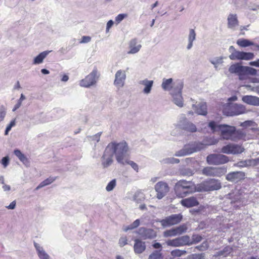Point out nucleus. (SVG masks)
<instances>
[{
  "instance_id": "obj_56",
  "label": "nucleus",
  "mask_w": 259,
  "mask_h": 259,
  "mask_svg": "<svg viewBox=\"0 0 259 259\" xmlns=\"http://www.w3.org/2000/svg\"><path fill=\"white\" fill-rule=\"evenodd\" d=\"M208 244L206 242H203L201 245L196 247V248L200 251L205 250L208 248Z\"/></svg>"
},
{
  "instance_id": "obj_15",
  "label": "nucleus",
  "mask_w": 259,
  "mask_h": 259,
  "mask_svg": "<svg viewBox=\"0 0 259 259\" xmlns=\"http://www.w3.org/2000/svg\"><path fill=\"white\" fill-rule=\"evenodd\" d=\"M126 78V72L124 70H118L115 74L114 85L118 89L123 87Z\"/></svg>"
},
{
  "instance_id": "obj_31",
  "label": "nucleus",
  "mask_w": 259,
  "mask_h": 259,
  "mask_svg": "<svg viewBox=\"0 0 259 259\" xmlns=\"http://www.w3.org/2000/svg\"><path fill=\"white\" fill-rule=\"evenodd\" d=\"M14 153L25 165L29 166V161L28 159L20 150L16 149L14 150Z\"/></svg>"
},
{
  "instance_id": "obj_13",
  "label": "nucleus",
  "mask_w": 259,
  "mask_h": 259,
  "mask_svg": "<svg viewBox=\"0 0 259 259\" xmlns=\"http://www.w3.org/2000/svg\"><path fill=\"white\" fill-rule=\"evenodd\" d=\"M202 187L205 191L218 190L221 188L220 181L214 179H210L202 184Z\"/></svg>"
},
{
  "instance_id": "obj_46",
  "label": "nucleus",
  "mask_w": 259,
  "mask_h": 259,
  "mask_svg": "<svg viewBox=\"0 0 259 259\" xmlns=\"http://www.w3.org/2000/svg\"><path fill=\"white\" fill-rule=\"evenodd\" d=\"M186 253V251L180 249H175L171 251V255L174 257H180Z\"/></svg>"
},
{
  "instance_id": "obj_22",
  "label": "nucleus",
  "mask_w": 259,
  "mask_h": 259,
  "mask_svg": "<svg viewBox=\"0 0 259 259\" xmlns=\"http://www.w3.org/2000/svg\"><path fill=\"white\" fill-rule=\"evenodd\" d=\"M228 27L232 30H235L239 25V22L236 14H230L228 16Z\"/></svg>"
},
{
  "instance_id": "obj_11",
  "label": "nucleus",
  "mask_w": 259,
  "mask_h": 259,
  "mask_svg": "<svg viewBox=\"0 0 259 259\" xmlns=\"http://www.w3.org/2000/svg\"><path fill=\"white\" fill-rule=\"evenodd\" d=\"M226 172V169L224 167H206L202 170V174L207 176L221 177Z\"/></svg>"
},
{
  "instance_id": "obj_21",
  "label": "nucleus",
  "mask_w": 259,
  "mask_h": 259,
  "mask_svg": "<svg viewBox=\"0 0 259 259\" xmlns=\"http://www.w3.org/2000/svg\"><path fill=\"white\" fill-rule=\"evenodd\" d=\"M245 177V173L242 171H234L230 172L226 176V179L230 182L237 183Z\"/></svg>"
},
{
  "instance_id": "obj_39",
  "label": "nucleus",
  "mask_w": 259,
  "mask_h": 259,
  "mask_svg": "<svg viewBox=\"0 0 259 259\" xmlns=\"http://www.w3.org/2000/svg\"><path fill=\"white\" fill-rule=\"evenodd\" d=\"M180 175L182 176L190 177L194 174L193 171L190 168L183 167L179 170Z\"/></svg>"
},
{
  "instance_id": "obj_53",
  "label": "nucleus",
  "mask_w": 259,
  "mask_h": 259,
  "mask_svg": "<svg viewBox=\"0 0 259 259\" xmlns=\"http://www.w3.org/2000/svg\"><path fill=\"white\" fill-rule=\"evenodd\" d=\"M15 125V120H12L10 123L7 125L5 132V134L7 135L9 132L11 131L12 127Z\"/></svg>"
},
{
  "instance_id": "obj_45",
  "label": "nucleus",
  "mask_w": 259,
  "mask_h": 259,
  "mask_svg": "<svg viewBox=\"0 0 259 259\" xmlns=\"http://www.w3.org/2000/svg\"><path fill=\"white\" fill-rule=\"evenodd\" d=\"M177 236L180 235L186 232L187 230V227L186 225H181L179 227L175 228Z\"/></svg>"
},
{
  "instance_id": "obj_52",
  "label": "nucleus",
  "mask_w": 259,
  "mask_h": 259,
  "mask_svg": "<svg viewBox=\"0 0 259 259\" xmlns=\"http://www.w3.org/2000/svg\"><path fill=\"white\" fill-rule=\"evenodd\" d=\"M125 163H127L131 166V167L137 172L139 170V166L138 165L135 163V162L131 160H127L126 159V162Z\"/></svg>"
},
{
  "instance_id": "obj_14",
  "label": "nucleus",
  "mask_w": 259,
  "mask_h": 259,
  "mask_svg": "<svg viewBox=\"0 0 259 259\" xmlns=\"http://www.w3.org/2000/svg\"><path fill=\"white\" fill-rule=\"evenodd\" d=\"M229 57L232 60H250L253 58L254 54L250 52H244L236 51L234 52H232L229 55Z\"/></svg>"
},
{
  "instance_id": "obj_28",
  "label": "nucleus",
  "mask_w": 259,
  "mask_h": 259,
  "mask_svg": "<svg viewBox=\"0 0 259 259\" xmlns=\"http://www.w3.org/2000/svg\"><path fill=\"white\" fill-rule=\"evenodd\" d=\"M34 246L39 259H50L49 255L45 251L43 247L39 244L34 242Z\"/></svg>"
},
{
  "instance_id": "obj_62",
  "label": "nucleus",
  "mask_w": 259,
  "mask_h": 259,
  "mask_svg": "<svg viewBox=\"0 0 259 259\" xmlns=\"http://www.w3.org/2000/svg\"><path fill=\"white\" fill-rule=\"evenodd\" d=\"M16 201H13L8 206H6V208L9 209H14L16 207Z\"/></svg>"
},
{
  "instance_id": "obj_23",
  "label": "nucleus",
  "mask_w": 259,
  "mask_h": 259,
  "mask_svg": "<svg viewBox=\"0 0 259 259\" xmlns=\"http://www.w3.org/2000/svg\"><path fill=\"white\" fill-rule=\"evenodd\" d=\"M242 100L243 102L250 105L259 106V98L256 96L246 95L244 96Z\"/></svg>"
},
{
  "instance_id": "obj_57",
  "label": "nucleus",
  "mask_w": 259,
  "mask_h": 259,
  "mask_svg": "<svg viewBox=\"0 0 259 259\" xmlns=\"http://www.w3.org/2000/svg\"><path fill=\"white\" fill-rule=\"evenodd\" d=\"M9 163V158L8 156L4 157L2 159V164L4 167H6Z\"/></svg>"
},
{
  "instance_id": "obj_41",
  "label": "nucleus",
  "mask_w": 259,
  "mask_h": 259,
  "mask_svg": "<svg viewBox=\"0 0 259 259\" xmlns=\"http://www.w3.org/2000/svg\"><path fill=\"white\" fill-rule=\"evenodd\" d=\"M160 162L162 164H174L179 163L180 160L174 157H168L163 159Z\"/></svg>"
},
{
  "instance_id": "obj_19",
  "label": "nucleus",
  "mask_w": 259,
  "mask_h": 259,
  "mask_svg": "<svg viewBox=\"0 0 259 259\" xmlns=\"http://www.w3.org/2000/svg\"><path fill=\"white\" fill-rule=\"evenodd\" d=\"M142 48L140 41L136 38L132 39L128 42L127 54H135L138 53Z\"/></svg>"
},
{
  "instance_id": "obj_8",
  "label": "nucleus",
  "mask_w": 259,
  "mask_h": 259,
  "mask_svg": "<svg viewBox=\"0 0 259 259\" xmlns=\"http://www.w3.org/2000/svg\"><path fill=\"white\" fill-rule=\"evenodd\" d=\"M224 112L227 116H236L245 113L246 108L242 105L235 104L226 108Z\"/></svg>"
},
{
  "instance_id": "obj_54",
  "label": "nucleus",
  "mask_w": 259,
  "mask_h": 259,
  "mask_svg": "<svg viewBox=\"0 0 259 259\" xmlns=\"http://www.w3.org/2000/svg\"><path fill=\"white\" fill-rule=\"evenodd\" d=\"M127 16V15L125 14H118L116 17H115V21L117 23H119L121 21H122L124 18H125Z\"/></svg>"
},
{
  "instance_id": "obj_43",
  "label": "nucleus",
  "mask_w": 259,
  "mask_h": 259,
  "mask_svg": "<svg viewBox=\"0 0 259 259\" xmlns=\"http://www.w3.org/2000/svg\"><path fill=\"white\" fill-rule=\"evenodd\" d=\"M140 225V220L137 219L132 224L123 228L125 232L130 230H133L138 227Z\"/></svg>"
},
{
  "instance_id": "obj_18",
  "label": "nucleus",
  "mask_w": 259,
  "mask_h": 259,
  "mask_svg": "<svg viewBox=\"0 0 259 259\" xmlns=\"http://www.w3.org/2000/svg\"><path fill=\"white\" fill-rule=\"evenodd\" d=\"M137 233L144 239H153L156 236V233L154 230L145 227L139 228Z\"/></svg>"
},
{
  "instance_id": "obj_12",
  "label": "nucleus",
  "mask_w": 259,
  "mask_h": 259,
  "mask_svg": "<svg viewBox=\"0 0 259 259\" xmlns=\"http://www.w3.org/2000/svg\"><path fill=\"white\" fill-rule=\"evenodd\" d=\"M154 188L157 193L156 197L158 199H161L163 198L169 190L168 184L163 181H160L156 183Z\"/></svg>"
},
{
  "instance_id": "obj_26",
  "label": "nucleus",
  "mask_w": 259,
  "mask_h": 259,
  "mask_svg": "<svg viewBox=\"0 0 259 259\" xmlns=\"http://www.w3.org/2000/svg\"><path fill=\"white\" fill-rule=\"evenodd\" d=\"M193 109L199 115H206L207 114V106L206 103H200L198 105H193Z\"/></svg>"
},
{
  "instance_id": "obj_49",
  "label": "nucleus",
  "mask_w": 259,
  "mask_h": 259,
  "mask_svg": "<svg viewBox=\"0 0 259 259\" xmlns=\"http://www.w3.org/2000/svg\"><path fill=\"white\" fill-rule=\"evenodd\" d=\"M257 73V71L255 69L253 68H251L250 67L246 66V69L245 71V75L250 74L252 75H256Z\"/></svg>"
},
{
  "instance_id": "obj_27",
  "label": "nucleus",
  "mask_w": 259,
  "mask_h": 259,
  "mask_svg": "<svg viewBox=\"0 0 259 259\" xmlns=\"http://www.w3.org/2000/svg\"><path fill=\"white\" fill-rule=\"evenodd\" d=\"M153 83L154 81L153 80H150L147 79L140 80L139 82L140 84H142L145 86V88L143 90V92L145 94H149L150 93L153 85Z\"/></svg>"
},
{
  "instance_id": "obj_17",
  "label": "nucleus",
  "mask_w": 259,
  "mask_h": 259,
  "mask_svg": "<svg viewBox=\"0 0 259 259\" xmlns=\"http://www.w3.org/2000/svg\"><path fill=\"white\" fill-rule=\"evenodd\" d=\"M182 220L180 214H172L160 221L163 227H168L179 223Z\"/></svg>"
},
{
  "instance_id": "obj_44",
  "label": "nucleus",
  "mask_w": 259,
  "mask_h": 259,
  "mask_svg": "<svg viewBox=\"0 0 259 259\" xmlns=\"http://www.w3.org/2000/svg\"><path fill=\"white\" fill-rule=\"evenodd\" d=\"M163 236L165 237H171L177 236L175 228L165 231L163 232Z\"/></svg>"
},
{
  "instance_id": "obj_6",
  "label": "nucleus",
  "mask_w": 259,
  "mask_h": 259,
  "mask_svg": "<svg viewBox=\"0 0 259 259\" xmlns=\"http://www.w3.org/2000/svg\"><path fill=\"white\" fill-rule=\"evenodd\" d=\"M178 127L190 133H194L197 131L196 125L189 121L184 115H182L178 121Z\"/></svg>"
},
{
  "instance_id": "obj_64",
  "label": "nucleus",
  "mask_w": 259,
  "mask_h": 259,
  "mask_svg": "<svg viewBox=\"0 0 259 259\" xmlns=\"http://www.w3.org/2000/svg\"><path fill=\"white\" fill-rule=\"evenodd\" d=\"M249 64L251 66L259 67V59L256 61L250 62Z\"/></svg>"
},
{
  "instance_id": "obj_63",
  "label": "nucleus",
  "mask_w": 259,
  "mask_h": 259,
  "mask_svg": "<svg viewBox=\"0 0 259 259\" xmlns=\"http://www.w3.org/2000/svg\"><path fill=\"white\" fill-rule=\"evenodd\" d=\"M152 246L155 249H159L160 251L162 250V245L160 243L156 242L152 245Z\"/></svg>"
},
{
  "instance_id": "obj_4",
  "label": "nucleus",
  "mask_w": 259,
  "mask_h": 259,
  "mask_svg": "<svg viewBox=\"0 0 259 259\" xmlns=\"http://www.w3.org/2000/svg\"><path fill=\"white\" fill-rule=\"evenodd\" d=\"M183 82L178 80L175 83L174 89L171 91L173 102L180 107L183 106V98L182 96V90L183 88Z\"/></svg>"
},
{
  "instance_id": "obj_1",
  "label": "nucleus",
  "mask_w": 259,
  "mask_h": 259,
  "mask_svg": "<svg viewBox=\"0 0 259 259\" xmlns=\"http://www.w3.org/2000/svg\"><path fill=\"white\" fill-rule=\"evenodd\" d=\"M207 126L210 128L213 133L219 132L220 137L223 140L238 142L241 140H244L246 137V133L243 130H237L234 126L227 124H218L214 121H210Z\"/></svg>"
},
{
  "instance_id": "obj_42",
  "label": "nucleus",
  "mask_w": 259,
  "mask_h": 259,
  "mask_svg": "<svg viewBox=\"0 0 259 259\" xmlns=\"http://www.w3.org/2000/svg\"><path fill=\"white\" fill-rule=\"evenodd\" d=\"M148 259H162V254L160 250H154L151 253Z\"/></svg>"
},
{
  "instance_id": "obj_30",
  "label": "nucleus",
  "mask_w": 259,
  "mask_h": 259,
  "mask_svg": "<svg viewBox=\"0 0 259 259\" xmlns=\"http://www.w3.org/2000/svg\"><path fill=\"white\" fill-rule=\"evenodd\" d=\"M52 51H45L39 53L33 60V64L34 65L40 64L43 62L45 58Z\"/></svg>"
},
{
  "instance_id": "obj_7",
  "label": "nucleus",
  "mask_w": 259,
  "mask_h": 259,
  "mask_svg": "<svg viewBox=\"0 0 259 259\" xmlns=\"http://www.w3.org/2000/svg\"><path fill=\"white\" fill-rule=\"evenodd\" d=\"M229 157L220 154H210L206 157V161L210 165H220L227 163Z\"/></svg>"
},
{
  "instance_id": "obj_59",
  "label": "nucleus",
  "mask_w": 259,
  "mask_h": 259,
  "mask_svg": "<svg viewBox=\"0 0 259 259\" xmlns=\"http://www.w3.org/2000/svg\"><path fill=\"white\" fill-rule=\"evenodd\" d=\"M119 245L121 247L124 246L127 244V239L125 237H122L119 240Z\"/></svg>"
},
{
  "instance_id": "obj_35",
  "label": "nucleus",
  "mask_w": 259,
  "mask_h": 259,
  "mask_svg": "<svg viewBox=\"0 0 259 259\" xmlns=\"http://www.w3.org/2000/svg\"><path fill=\"white\" fill-rule=\"evenodd\" d=\"M202 143L206 148L208 146L214 145L218 143L219 140L214 138V137H206L203 140Z\"/></svg>"
},
{
  "instance_id": "obj_55",
  "label": "nucleus",
  "mask_w": 259,
  "mask_h": 259,
  "mask_svg": "<svg viewBox=\"0 0 259 259\" xmlns=\"http://www.w3.org/2000/svg\"><path fill=\"white\" fill-rule=\"evenodd\" d=\"M6 114V111L4 106L0 107V122L4 119V118Z\"/></svg>"
},
{
  "instance_id": "obj_10",
  "label": "nucleus",
  "mask_w": 259,
  "mask_h": 259,
  "mask_svg": "<svg viewBox=\"0 0 259 259\" xmlns=\"http://www.w3.org/2000/svg\"><path fill=\"white\" fill-rule=\"evenodd\" d=\"M244 151V148L241 145L236 144H229L221 149V152L227 154H241Z\"/></svg>"
},
{
  "instance_id": "obj_37",
  "label": "nucleus",
  "mask_w": 259,
  "mask_h": 259,
  "mask_svg": "<svg viewBox=\"0 0 259 259\" xmlns=\"http://www.w3.org/2000/svg\"><path fill=\"white\" fill-rule=\"evenodd\" d=\"M191 154L190 150H189V146L187 145H185L184 148L177 151L175 154V155L176 156H184L186 155H188Z\"/></svg>"
},
{
  "instance_id": "obj_29",
  "label": "nucleus",
  "mask_w": 259,
  "mask_h": 259,
  "mask_svg": "<svg viewBox=\"0 0 259 259\" xmlns=\"http://www.w3.org/2000/svg\"><path fill=\"white\" fill-rule=\"evenodd\" d=\"M188 146H189L191 154L199 151L205 148L202 142H196L189 144Z\"/></svg>"
},
{
  "instance_id": "obj_47",
  "label": "nucleus",
  "mask_w": 259,
  "mask_h": 259,
  "mask_svg": "<svg viewBox=\"0 0 259 259\" xmlns=\"http://www.w3.org/2000/svg\"><path fill=\"white\" fill-rule=\"evenodd\" d=\"M116 184V182L115 179L111 180L110 182L108 183L106 187V191L108 192H110L113 190V189L115 188Z\"/></svg>"
},
{
  "instance_id": "obj_36",
  "label": "nucleus",
  "mask_w": 259,
  "mask_h": 259,
  "mask_svg": "<svg viewBox=\"0 0 259 259\" xmlns=\"http://www.w3.org/2000/svg\"><path fill=\"white\" fill-rule=\"evenodd\" d=\"M56 179V177H50L49 178H47V179L45 180L42 182H41L38 186L36 188V190H37L45 186H46L47 185H49L52 183L54 181H55Z\"/></svg>"
},
{
  "instance_id": "obj_32",
  "label": "nucleus",
  "mask_w": 259,
  "mask_h": 259,
  "mask_svg": "<svg viewBox=\"0 0 259 259\" xmlns=\"http://www.w3.org/2000/svg\"><path fill=\"white\" fill-rule=\"evenodd\" d=\"M228 197L231 200V203H240L241 201V195L240 193L238 191H235L234 192L229 193L228 194Z\"/></svg>"
},
{
  "instance_id": "obj_33",
  "label": "nucleus",
  "mask_w": 259,
  "mask_h": 259,
  "mask_svg": "<svg viewBox=\"0 0 259 259\" xmlns=\"http://www.w3.org/2000/svg\"><path fill=\"white\" fill-rule=\"evenodd\" d=\"M173 79L172 78H163L162 80V82L161 84V87L164 91H170V89L172 88V85H174L173 89L175 87V83L172 84ZM175 82L174 83H175Z\"/></svg>"
},
{
  "instance_id": "obj_38",
  "label": "nucleus",
  "mask_w": 259,
  "mask_h": 259,
  "mask_svg": "<svg viewBox=\"0 0 259 259\" xmlns=\"http://www.w3.org/2000/svg\"><path fill=\"white\" fill-rule=\"evenodd\" d=\"M224 59V58L223 57H215L210 60V62L211 64H212L214 65V67L215 68V69H218V66L223 63Z\"/></svg>"
},
{
  "instance_id": "obj_25",
  "label": "nucleus",
  "mask_w": 259,
  "mask_h": 259,
  "mask_svg": "<svg viewBox=\"0 0 259 259\" xmlns=\"http://www.w3.org/2000/svg\"><path fill=\"white\" fill-rule=\"evenodd\" d=\"M181 203L183 206L187 207H191L198 205L199 203L197 199L194 197H190L182 199Z\"/></svg>"
},
{
  "instance_id": "obj_2",
  "label": "nucleus",
  "mask_w": 259,
  "mask_h": 259,
  "mask_svg": "<svg viewBox=\"0 0 259 259\" xmlns=\"http://www.w3.org/2000/svg\"><path fill=\"white\" fill-rule=\"evenodd\" d=\"M107 147L113 154L115 155L117 162L124 165L126 159L129 155V147L126 142L124 141L119 143L112 142L108 144Z\"/></svg>"
},
{
  "instance_id": "obj_5",
  "label": "nucleus",
  "mask_w": 259,
  "mask_h": 259,
  "mask_svg": "<svg viewBox=\"0 0 259 259\" xmlns=\"http://www.w3.org/2000/svg\"><path fill=\"white\" fill-rule=\"evenodd\" d=\"M99 75L97 68H94L89 75L80 81L79 85L87 88L95 85L98 80Z\"/></svg>"
},
{
  "instance_id": "obj_50",
  "label": "nucleus",
  "mask_w": 259,
  "mask_h": 259,
  "mask_svg": "<svg viewBox=\"0 0 259 259\" xmlns=\"http://www.w3.org/2000/svg\"><path fill=\"white\" fill-rule=\"evenodd\" d=\"M232 251V247L230 246H226L225 247L222 251H221L220 255H222L224 256H228Z\"/></svg>"
},
{
  "instance_id": "obj_58",
  "label": "nucleus",
  "mask_w": 259,
  "mask_h": 259,
  "mask_svg": "<svg viewBox=\"0 0 259 259\" xmlns=\"http://www.w3.org/2000/svg\"><path fill=\"white\" fill-rule=\"evenodd\" d=\"M91 40V37L89 36H83L81 40L79 42L80 44H85L89 42Z\"/></svg>"
},
{
  "instance_id": "obj_51",
  "label": "nucleus",
  "mask_w": 259,
  "mask_h": 259,
  "mask_svg": "<svg viewBox=\"0 0 259 259\" xmlns=\"http://www.w3.org/2000/svg\"><path fill=\"white\" fill-rule=\"evenodd\" d=\"M25 99V97L24 96V95L23 94H22L21 95L20 99L18 101L17 103L15 105V106L13 109V111H14L16 110H17V109H18L21 106L22 101H23Z\"/></svg>"
},
{
  "instance_id": "obj_48",
  "label": "nucleus",
  "mask_w": 259,
  "mask_h": 259,
  "mask_svg": "<svg viewBox=\"0 0 259 259\" xmlns=\"http://www.w3.org/2000/svg\"><path fill=\"white\" fill-rule=\"evenodd\" d=\"M202 239L201 236L197 234L193 235L192 237V241H190V245L192 244H196L200 242Z\"/></svg>"
},
{
  "instance_id": "obj_60",
  "label": "nucleus",
  "mask_w": 259,
  "mask_h": 259,
  "mask_svg": "<svg viewBox=\"0 0 259 259\" xmlns=\"http://www.w3.org/2000/svg\"><path fill=\"white\" fill-rule=\"evenodd\" d=\"M205 255V254L204 253L193 254V258L194 259H204Z\"/></svg>"
},
{
  "instance_id": "obj_34",
  "label": "nucleus",
  "mask_w": 259,
  "mask_h": 259,
  "mask_svg": "<svg viewBox=\"0 0 259 259\" xmlns=\"http://www.w3.org/2000/svg\"><path fill=\"white\" fill-rule=\"evenodd\" d=\"M196 33L194 29H190L188 35V44L187 46L188 50H190L193 45V41L196 39Z\"/></svg>"
},
{
  "instance_id": "obj_61",
  "label": "nucleus",
  "mask_w": 259,
  "mask_h": 259,
  "mask_svg": "<svg viewBox=\"0 0 259 259\" xmlns=\"http://www.w3.org/2000/svg\"><path fill=\"white\" fill-rule=\"evenodd\" d=\"M102 134L101 132L98 133L97 134L94 135L92 137V140L96 141L97 142H98L100 141V137Z\"/></svg>"
},
{
  "instance_id": "obj_9",
  "label": "nucleus",
  "mask_w": 259,
  "mask_h": 259,
  "mask_svg": "<svg viewBox=\"0 0 259 259\" xmlns=\"http://www.w3.org/2000/svg\"><path fill=\"white\" fill-rule=\"evenodd\" d=\"M190 241V237L188 235H184L174 239L168 240L166 243L169 246L176 247L187 245H189L191 244Z\"/></svg>"
},
{
  "instance_id": "obj_40",
  "label": "nucleus",
  "mask_w": 259,
  "mask_h": 259,
  "mask_svg": "<svg viewBox=\"0 0 259 259\" xmlns=\"http://www.w3.org/2000/svg\"><path fill=\"white\" fill-rule=\"evenodd\" d=\"M237 44L241 47H247L253 45V42L246 39H239L237 41Z\"/></svg>"
},
{
  "instance_id": "obj_3",
  "label": "nucleus",
  "mask_w": 259,
  "mask_h": 259,
  "mask_svg": "<svg viewBox=\"0 0 259 259\" xmlns=\"http://www.w3.org/2000/svg\"><path fill=\"white\" fill-rule=\"evenodd\" d=\"M175 191L177 196L183 198L195 191L194 184L191 181L184 180L179 181L175 186Z\"/></svg>"
},
{
  "instance_id": "obj_16",
  "label": "nucleus",
  "mask_w": 259,
  "mask_h": 259,
  "mask_svg": "<svg viewBox=\"0 0 259 259\" xmlns=\"http://www.w3.org/2000/svg\"><path fill=\"white\" fill-rule=\"evenodd\" d=\"M113 154L107 146L106 147L104 153L101 157V164L104 168L110 166L113 162Z\"/></svg>"
},
{
  "instance_id": "obj_20",
  "label": "nucleus",
  "mask_w": 259,
  "mask_h": 259,
  "mask_svg": "<svg viewBox=\"0 0 259 259\" xmlns=\"http://www.w3.org/2000/svg\"><path fill=\"white\" fill-rule=\"evenodd\" d=\"M246 66H242L239 63H235L230 66L229 68V71L231 73L236 74L241 79L242 76L245 75V71Z\"/></svg>"
},
{
  "instance_id": "obj_24",
  "label": "nucleus",
  "mask_w": 259,
  "mask_h": 259,
  "mask_svg": "<svg viewBox=\"0 0 259 259\" xmlns=\"http://www.w3.org/2000/svg\"><path fill=\"white\" fill-rule=\"evenodd\" d=\"M134 249L136 254L142 253L146 249L145 243L138 239H135Z\"/></svg>"
}]
</instances>
